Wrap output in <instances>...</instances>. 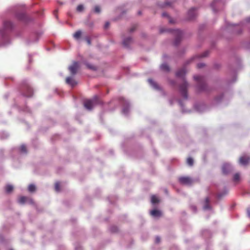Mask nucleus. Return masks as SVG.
I'll use <instances>...</instances> for the list:
<instances>
[{"label": "nucleus", "mask_w": 250, "mask_h": 250, "mask_svg": "<svg viewBox=\"0 0 250 250\" xmlns=\"http://www.w3.org/2000/svg\"><path fill=\"white\" fill-rule=\"evenodd\" d=\"M169 5H170V2H166L164 4V5L162 6V7H166V6H169Z\"/></svg>", "instance_id": "nucleus-37"}, {"label": "nucleus", "mask_w": 250, "mask_h": 250, "mask_svg": "<svg viewBox=\"0 0 250 250\" xmlns=\"http://www.w3.org/2000/svg\"><path fill=\"white\" fill-rule=\"evenodd\" d=\"M83 9L84 7L82 4L79 5L77 7V11L79 12H82L83 10Z\"/></svg>", "instance_id": "nucleus-30"}, {"label": "nucleus", "mask_w": 250, "mask_h": 250, "mask_svg": "<svg viewBox=\"0 0 250 250\" xmlns=\"http://www.w3.org/2000/svg\"><path fill=\"white\" fill-rule=\"evenodd\" d=\"M109 22H106L104 25V28H105V29L109 27Z\"/></svg>", "instance_id": "nucleus-38"}, {"label": "nucleus", "mask_w": 250, "mask_h": 250, "mask_svg": "<svg viewBox=\"0 0 250 250\" xmlns=\"http://www.w3.org/2000/svg\"><path fill=\"white\" fill-rule=\"evenodd\" d=\"M250 161V157L247 155L241 157L239 159V163L242 165H247Z\"/></svg>", "instance_id": "nucleus-9"}, {"label": "nucleus", "mask_w": 250, "mask_h": 250, "mask_svg": "<svg viewBox=\"0 0 250 250\" xmlns=\"http://www.w3.org/2000/svg\"><path fill=\"white\" fill-rule=\"evenodd\" d=\"M148 82L149 83V84L155 89H158L159 86L157 84V83L153 81V80L151 79H149L148 80Z\"/></svg>", "instance_id": "nucleus-16"}, {"label": "nucleus", "mask_w": 250, "mask_h": 250, "mask_svg": "<svg viewBox=\"0 0 250 250\" xmlns=\"http://www.w3.org/2000/svg\"><path fill=\"white\" fill-rule=\"evenodd\" d=\"M79 67V65L78 62H74L73 64L69 66L68 69L70 71L71 74L73 75H74L77 73Z\"/></svg>", "instance_id": "nucleus-7"}, {"label": "nucleus", "mask_w": 250, "mask_h": 250, "mask_svg": "<svg viewBox=\"0 0 250 250\" xmlns=\"http://www.w3.org/2000/svg\"><path fill=\"white\" fill-rule=\"evenodd\" d=\"M85 65L88 68H89L91 70H97V67L92 64H89L88 63H86Z\"/></svg>", "instance_id": "nucleus-23"}, {"label": "nucleus", "mask_w": 250, "mask_h": 250, "mask_svg": "<svg viewBox=\"0 0 250 250\" xmlns=\"http://www.w3.org/2000/svg\"><path fill=\"white\" fill-rule=\"evenodd\" d=\"M94 12L99 14L101 12V7L99 5H96L94 8Z\"/></svg>", "instance_id": "nucleus-26"}, {"label": "nucleus", "mask_w": 250, "mask_h": 250, "mask_svg": "<svg viewBox=\"0 0 250 250\" xmlns=\"http://www.w3.org/2000/svg\"><path fill=\"white\" fill-rule=\"evenodd\" d=\"M161 68L164 71H169V67L168 65L166 63L162 64L161 65Z\"/></svg>", "instance_id": "nucleus-19"}, {"label": "nucleus", "mask_w": 250, "mask_h": 250, "mask_svg": "<svg viewBox=\"0 0 250 250\" xmlns=\"http://www.w3.org/2000/svg\"><path fill=\"white\" fill-rule=\"evenodd\" d=\"M148 82L149 83V84L155 89H158L159 86L157 84V83L153 81V80L151 79H149L148 80Z\"/></svg>", "instance_id": "nucleus-17"}, {"label": "nucleus", "mask_w": 250, "mask_h": 250, "mask_svg": "<svg viewBox=\"0 0 250 250\" xmlns=\"http://www.w3.org/2000/svg\"><path fill=\"white\" fill-rule=\"evenodd\" d=\"M138 14H139V15H141V11H139V12H138Z\"/></svg>", "instance_id": "nucleus-43"}, {"label": "nucleus", "mask_w": 250, "mask_h": 250, "mask_svg": "<svg viewBox=\"0 0 250 250\" xmlns=\"http://www.w3.org/2000/svg\"><path fill=\"white\" fill-rule=\"evenodd\" d=\"M101 102L98 96H95L92 99L86 100L84 102V107L88 109L91 110L95 104H100Z\"/></svg>", "instance_id": "nucleus-2"}, {"label": "nucleus", "mask_w": 250, "mask_h": 250, "mask_svg": "<svg viewBox=\"0 0 250 250\" xmlns=\"http://www.w3.org/2000/svg\"><path fill=\"white\" fill-rule=\"evenodd\" d=\"M5 190L7 193H9L13 190V187L12 185H8L5 187Z\"/></svg>", "instance_id": "nucleus-21"}, {"label": "nucleus", "mask_w": 250, "mask_h": 250, "mask_svg": "<svg viewBox=\"0 0 250 250\" xmlns=\"http://www.w3.org/2000/svg\"><path fill=\"white\" fill-rule=\"evenodd\" d=\"M60 183L59 182H56L55 183V188L56 191L58 192V191H59L60 190Z\"/></svg>", "instance_id": "nucleus-31"}, {"label": "nucleus", "mask_w": 250, "mask_h": 250, "mask_svg": "<svg viewBox=\"0 0 250 250\" xmlns=\"http://www.w3.org/2000/svg\"><path fill=\"white\" fill-rule=\"evenodd\" d=\"M209 199L208 197H207L205 199V204L203 206V208L205 210L211 209V207L209 205Z\"/></svg>", "instance_id": "nucleus-15"}, {"label": "nucleus", "mask_w": 250, "mask_h": 250, "mask_svg": "<svg viewBox=\"0 0 250 250\" xmlns=\"http://www.w3.org/2000/svg\"><path fill=\"white\" fill-rule=\"evenodd\" d=\"M132 40L131 38H127L124 40L123 41V44L125 47H128V45L131 43L132 42Z\"/></svg>", "instance_id": "nucleus-18"}, {"label": "nucleus", "mask_w": 250, "mask_h": 250, "mask_svg": "<svg viewBox=\"0 0 250 250\" xmlns=\"http://www.w3.org/2000/svg\"><path fill=\"white\" fill-rule=\"evenodd\" d=\"M82 35V32L80 30L76 31L73 35V37L76 39H79Z\"/></svg>", "instance_id": "nucleus-20"}, {"label": "nucleus", "mask_w": 250, "mask_h": 250, "mask_svg": "<svg viewBox=\"0 0 250 250\" xmlns=\"http://www.w3.org/2000/svg\"><path fill=\"white\" fill-rule=\"evenodd\" d=\"M155 242L157 243H159L160 242V238L159 237H156Z\"/></svg>", "instance_id": "nucleus-39"}, {"label": "nucleus", "mask_w": 250, "mask_h": 250, "mask_svg": "<svg viewBox=\"0 0 250 250\" xmlns=\"http://www.w3.org/2000/svg\"><path fill=\"white\" fill-rule=\"evenodd\" d=\"M150 214L151 216L154 217H159L161 216L162 215V212L157 209L152 210L150 211Z\"/></svg>", "instance_id": "nucleus-12"}, {"label": "nucleus", "mask_w": 250, "mask_h": 250, "mask_svg": "<svg viewBox=\"0 0 250 250\" xmlns=\"http://www.w3.org/2000/svg\"><path fill=\"white\" fill-rule=\"evenodd\" d=\"M180 184L186 186H191L194 182V180L189 176H181L178 178Z\"/></svg>", "instance_id": "nucleus-5"}, {"label": "nucleus", "mask_w": 250, "mask_h": 250, "mask_svg": "<svg viewBox=\"0 0 250 250\" xmlns=\"http://www.w3.org/2000/svg\"><path fill=\"white\" fill-rule=\"evenodd\" d=\"M231 169V167L229 164H224L222 167V171L225 174H228Z\"/></svg>", "instance_id": "nucleus-13"}, {"label": "nucleus", "mask_w": 250, "mask_h": 250, "mask_svg": "<svg viewBox=\"0 0 250 250\" xmlns=\"http://www.w3.org/2000/svg\"><path fill=\"white\" fill-rule=\"evenodd\" d=\"M65 82L66 83L71 85L73 87L77 84V83L76 82V81L73 78L70 77H67L66 78Z\"/></svg>", "instance_id": "nucleus-11"}, {"label": "nucleus", "mask_w": 250, "mask_h": 250, "mask_svg": "<svg viewBox=\"0 0 250 250\" xmlns=\"http://www.w3.org/2000/svg\"><path fill=\"white\" fill-rule=\"evenodd\" d=\"M58 11L57 10H55L54 11V15L55 16L56 18H58V15H57Z\"/></svg>", "instance_id": "nucleus-40"}, {"label": "nucleus", "mask_w": 250, "mask_h": 250, "mask_svg": "<svg viewBox=\"0 0 250 250\" xmlns=\"http://www.w3.org/2000/svg\"><path fill=\"white\" fill-rule=\"evenodd\" d=\"M21 90L25 97H31L33 95L32 88L26 83H23L22 84Z\"/></svg>", "instance_id": "nucleus-4"}, {"label": "nucleus", "mask_w": 250, "mask_h": 250, "mask_svg": "<svg viewBox=\"0 0 250 250\" xmlns=\"http://www.w3.org/2000/svg\"><path fill=\"white\" fill-rule=\"evenodd\" d=\"M85 40H86V42L88 43V44L90 45L91 44V41H90V39L89 38H86Z\"/></svg>", "instance_id": "nucleus-36"}, {"label": "nucleus", "mask_w": 250, "mask_h": 250, "mask_svg": "<svg viewBox=\"0 0 250 250\" xmlns=\"http://www.w3.org/2000/svg\"><path fill=\"white\" fill-rule=\"evenodd\" d=\"M239 174L238 173H236L233 176V180L234 181H238L239 180Z\"/></svg>", "instance_id": "nucleus-33"}, {"label": "nucleus", "mask_w": 250, "mask_h": 250, "mask_svg": "<svg viewBox=\"0 0 250 250\" xmlns=\"http://www.w3.org/2000/svg\"><path fill=\"white\" fill-rule=\"evenodd\" d=\"M162 17H167L168 18H169V22L170 23H173L174 22V21L172 19H171V18L170 17H169V16H168V15L167 14V13H165V12L163 13L162 14Z\"/></svg>", "instance_id": "nucleus-29"}, {"label": "nucleus", "mask_w": 250, "mask_h": 250, "mask_svg": "<svg viewBox=\"0 0 250 250\" xmlns=\"http://www.w3.org/2000/svg\"><path fill=\"white\" fill-rule=\"evenodd\" d=\"M205 66V64L203 63H198L197 65V66L198 68H202Z\"/></svg>", "instance_id": "nucleus-35"}, {"label": "nucleus", "mask_w": 250, "mask_h": 250, "mask_svg": "<svg viewBox=\"0 0 250 250\" xmlns=\"http://www.w3.org/2000/svg\"><path fill=\"white\" fill-rule=\"evenodd\" d=\"M194 79L197 83V88L199 91L206 90L207 85L205 78L200 76H195Z\"/></svg>", "instance_id": "nucleus-3"}, {"label": "nucleus", "mask_w": 250, "mask_h": 250, "mask_svg": "<svg viewBox=\"0 0 250 250\" xmlns=\"http://www.w3.org/2000/svg\"><path fill=\"white\" fill-rule=\"evenodd\" d=\"M188 84L185 80H183V83L180 85L179 89L181 92L183 97L185 98H188V94H187V88L188 87Z\"/></svg>", "instance_id": "nucleus-6"}, {"label": "nucleus", "mask_w": 250, "mask_h": 250, "mask_svg": "<svg viewBox=\"0 0 250 250\" xmlns=\"http://www.w3.org/2000/svg\"><path fill=\"white\" fill-rule=\"evenodd\" d=\"M160 31L161 33L165 32H172L173 34L176 36V39L174 42V44L175 45H177L179 43L183 35L182 32L179 29L172 30L168 29L161 28Z\"/></svg>", "instance_id": "nucleus-1"}, {"label": "nucleus", "mask_w": 250, "mask_h": 250, "mask_svg": "<svg viewBox=\"0 0 250 250\" xmlns=\"http://www.w3.org/2000/svg\"><path fill=\"white\" fill-rule=\"evenodd\" d=\"M194 59V58L193 59H191V60L190 61H191L192 60H193Z\"/></svg>", "instance_id": "nucleus-44"}, {"label": "nucleus", "mask_w": 250, "mask_h": 250, "mask_svg": "<svg viewBox=\"0 0 250 250\" xmlns=\"http://www.w3.org/2000/svg\"><path fill=\"white\" fill-rule=\"evenodd\" d=\"M13 250V249H11V250Z\"/></svg>", "instance_id": "nucleus-45"}, {"label": "nucleus", "mask_w": 250, "mask_h": 250, "mask_svg": "<svg viewBox=\"0 0 250 250\" xmlns=\"http://www.w3.org/2000/svg\"><path fill=\"white\" fill-rule=\"evenodd\" d=\"M247 213L249 217L250 218V208H247Z\"/></svg>", "instance_id": "nucleus-41"}, {"label": "nucleus", "mask_w": 250, "mask_h": 250, "mask_svg": "<svg viewBox=\"0 0 250 250\" xmlns=\"http://www.w3.org/2000/svg\"><path fill=\"white\" fill-rule=\"evenodd\" d=\"M4 25L5 28H10L12 27V23L10 21H5Z\"/></svg>", "instance_id": "nucleus-28"}, {"label": "nucleus", "mask_w": 250, "mask_h": 250, "mask_svg": "<svg viewBox=\"0 0 250 250\" xmlns=\"http://www.w3.org/2000/svg\"><path fill=\"white\" fill-rule=\"evenodd\" d=\"M196 10V8H192L188 10V18L189 20L193 19L194 17L196 16L197 13Z\"/></svg>", "instance_id": "nucleus-10"}, {"label": "nucleus", "mask_w": 250, "mask_h": 250, "mask_svg": "<svg viewBox=\"0 0 250 250\" xmlns=\"http://www.w3.org/2000/svg\"><path fill=\"white\" fill-rule=\"evenodd\" d=\"M187 163L189 166H192L193 165V160L192 158L189 157L187 160Z\"/></svg>", "instance_id": "nucleus-27"}, {"label": "nucleus", "mask_w": 250, "mask_h": 250, "mask_svg": "<svg viewBox=\"0 0 250 250\" xmlns=\"http://www.w3.org/2000/svg\"><path fill=\"white\" fill-rule=\"evenodd\" d=\"M208 51H205L204 53H203L202 54V55L200 57L203 58V57H207L208 56Z\"/></svg>", "instance_id": "nucleus-34"}, {"label": "nucleus", "mask_w": 250, "mask_h": 250, "mask_svg": "<svg viewBox=\"0 0 250 250\" xmlns=\"http://www.w3.org/2000/svg\"><path fill=\"white\" fill-rule=\"evenodd\" d=\"M186 70H185V69L184 68H183L182 69H181L179 70L176 72V76L177 77L183 78L184 76L186 74Z\"/></svg>", "instance_id": "nucleus-14"}, {"label": "nucleus", "mask_w": 250, "mask_h": 250, "mask_svg": "<svg viewBox=\"0 0 250 250\" xmlns=\"http://www.w3.org/2000/svg\"><path fill=\"white\" fill-rule=\"evenodd\" d=\"M20 150L22 152H26V147L24 145H21L20 146Z\"/></svg>", "instance_id": "nucleus-32"}, {"label": "nucleus", "mask_w": 250, "mask_h": 250, "mask_svg": "<svg viewBox=\"0 0 250 250\" xmlns=\"http://www.w3.org/2000/svg\"><path fill=\"white\" fill-rule=\"evenodd\" d=\"M135 30V27H132L130 29V32H133Z\"/></svg>", "instance_id": "nucleus-42"}, {"label": "nucleus", "mask_w": 250, "mask_h": 250, "mask_svg": "<svg viewBox=\"0 0 250 250\" xmlns=\"http://www.w3.org/2000/svg\"><path fill=\"white\" fill-rule=\"evenodd\" d=\"M18 202L21 204H24L26 202H29L31 204L33 203V201L32 199L26 197V196H21L19 198Z\"/></svg>", "instance_id": "nucleus-8"}, {"label": "nucleus", "mask_w": 250, "mask_h": 250, "mask_svg": "<svg viewBox=\"0 0 250 250\" xmlns=\"http://www.w3.org/2000/svg\"><path fill=\"white\" fill-rule=\"evenodd\" d=\"M28 189L29 190V191L31 192H34L36 190V187L33 184H30L29 186H28Z\"/></svg>", "instance_id": "nucleus-24"}, {"label": "nucleus", "mask_w": 250, "mask_h": 250, "mask_svg": "<svg viewBox=\"0 0 250 250\" xmlns=\"http://www.w3.org/2000/svg\"><path fill=\"white\" fill-rule=\"evenodd\" d=\"M151 201L152 203L153 204L158 203L159 202V200L158 199V198L155 195H152L151 196Z\"/></svg>", "instance_id": "nucleus-22"}, {"label": "nucleus", "mask_w": 250, "mask_h": 250, "mask_svg": "<svg viewBox=\"0 0 250 250\" xmlns=\"http://www.w3.org/2000/svg\"><path fill=\"white\" fill-rule=\"evenodd\" d=\"M221 2L218 0H214L212 3L211 4V6L212 7L213 10L215 11V5L218 3H220Z\"/></svg>", "instance_id": "nucleus-25"}]
</instances>
